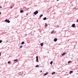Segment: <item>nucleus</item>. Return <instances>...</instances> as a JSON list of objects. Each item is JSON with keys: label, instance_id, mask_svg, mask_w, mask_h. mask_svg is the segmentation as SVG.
I'll use <instances>...</instances> for the list:
<instances>
[{"label": "nucleus", "instance_id": "1", "mask_svg": "<svg viewBox=\"0 0 78 78\" xmlns=\"http://www.w3.org/2000/svg\"><path fill=\"white\" fill-rule=\"evenodd\" d=\"M38 11L37 10L34 12V15H36L37 14H38Z\"/></svg>", "mask_w": 78, "mask_h": 78}, {"label": "nucleus", "instance_id": "2", "mask_svg": "<svg viewBox=\"0 0 78 78\" xmlns=\"http://www.w3.org/2000/svg\"><path fill=\"white\" fill-rule=\"evenodd\" d=\"M5 22H7V23H10V21L9 20H8L7 19H6L5 20Z\"/></svg>", "mask_w": 78, "mask_h": 78}, {"label": "nucleus", "instance_id": "3", "mask_svg": "<svg viewBox=\"0 0 78 78\" xmlns=\"http://www.w3.org/2000/svg\"><path fill=\"white\" fill-rule=\"evenodd\" d=\"M36 62H39V61H38V56H36Z\"/></svg>", "mask_w": 78, "mask_h": 78}, {"label": "nucleus", "instance_id": "4", "mask_svg": "<svg viewBox=\"0 0 78 78\" xmlns=\"http://www.w3.org/2000/svg\"><path fill=\"white\" fill-rule=\"evenodd\" d=\"M72 27H73V28H75V24H73L72 25Z\"/></svg>", "mask_w": 78, "mask_h": 78}, {"label": "nucleus", "instance_id": "5", "mask_svg": "<svg viewBox=\"0 0 78 78\" xmlns=\"http://www.w3.org/2000/svg\"><path fill=\"white\" fill-rule=\"evenodd\" d=\"M19 75H23V72L19 73Z\"/></svg>", "mask_w": 78, "mask_h": 78}, {"label": "nucleus", "instance_id": "6", "mask_svg": "<svg viewBox=\"0 0 78 78\" xmlns=\"http://www.w3.org/2000/svg\"><path fill=\"white\" fill-rule=\"evenodd\" d=\"M40 45H41V47H42L43 46V45H44V44L43 43H41L40 44Z\"/></svg>", "mask_w": 78, "mask_h": 78}, {"label": "nucleus", "instance_id": "7", "mask_svg": "<svg viewBox=\"0 0 78 78\" xmlns=\"http://www.w3.org/2000/svg\"><path fill=\"white\" fill-rule=\"evenodd\" d=\"M54 42H56V41H57V39L55 38L54 39Z\"/></svg>", "mask_w": 78, "mask_h": 78}, {"label": "nucleus", "instance_id": "8", "mask_svg": "<svg viewBox=\"0 0 78 78\" xmlns=\"http://www.w3.org/2000/svg\"><path fill=\"white\" fill-rule=\"evenodd\" d=\"M43 19L44 20H47V18L46 17H45L43 18Z\"/></svg>", "mask_w": 78, "mask_h": 78}, {"label": "nucleus", "instance_id": "9", "mask_svg": "<svg viewBox=\"0 0 78 78\" xmlns=\"http://www.w3.org/2000/svg\"><path fill=\"white\" fill-rule=\"evenodd\" d=\"M66 52L63 53V54L62 55V56H64V55H66Z\"/></svg>", "mask_w": 78, "mask_h": 78}, {"label": "nucleus", "instance_id": "10", "mask_svg": "<svg viewBox=\"0 0 78 78\" xmlns=\"http://www.w3.org/2000/svg\"><path fill=\"white\" fill-rule=\"evenodd\" d=\"M25 44V42H24V41H23L22 42L21 44V45H23V44Z\"/></svg>", "mask_w": 78, "mask_h": 78}, {"label": "nucleus", "instance_id": "11", "mask_svg": "<svg viewBox=\"0 0 78 78\" xmlns=\"http://www.w3.org/2000/svg\"><path fill=\"white\" fill-rule=\"evenodd\" d=\"M23 12V10H22L20 11V13H22Z\"/></svg>", "mask_w": 78, "mask_h": 78}, {"label": "nucleus", "instance_id": "12", "mask_svg": "<svg viewBox=\"0 0 78 78\" xmlns=\"http://www.w3.org/2000/svg\"><path fill=\"white\" fill-rule=\"evenodd\" d=\"M55 31V30H53L51 32V34H52Z\"/></svg>", "mask_w": 78, "mask_h": 78}, {"label": "nucleus", "instance_id": "13", "mask_svg": "<svg viewBox=\"0 0 78 78\" xmlns=\"http://www.w3.org/2000/svg\"><path fill=\"white\" fill-rule=\"evenodd\" d=\"M47 74H48V73L47 72L46 73H44V75H47Z\"/></svg>", "mask_w": 78, "mask_h": 78}, {"label": "nucleus", "instance_id": "14", "mask_svg": "<svg viewBox=\"0 0 78 78\" xmlns=\"http://www.w3.org/2000/svg\"><path fill=\"white\" fill-rule=\"evenodd\" d=\"M73 73V71H70L69 72L70 73Z\"/></svg>", "mask_w": 78, "mask_h": 78}, {"label": "nucleus", "instance_id": "15", "mask_svg": "<svg viewBox=\"0 0 78 78\" xmlns=\"http://www.w3.org/2000/svg\"><path fill=\"white\" fill-rule=\"evenodd\" d=\"M50 64L51 65L52 64H53V61H51L50 62Z\"/></svg>", "mask_w": 78, "mask_h": 78}, {"label": "nucleus", "instance_id": "16", "mask_svg": "<svg viewBox=\"0 0 78 78\" xmlns=\"http://www.w3.org/2000/svg\"><path fill=\"white\" fill-rule=\"evenodd\" d=\"M43 16V15H41L39 17L40 18H41V17H42Z\"/></svg>", "mask_w": 78, "mask_h": 78}, {"label": "nucleus", "instance_id": "17", "mask_svg": "<svg viewBox=\"0 0 78 78\" xmlns=\"http://www.w3.org/2000/svg\"><path fill=\"white\" fill-rule=\"evenodd\" d=\"M18 61V59H17L14 60V61Z\"/></svg>", "mask_w": 78, "mask_h": 78}, {"label": "nucleus", "instance_id": "18", "mask_svg": "<svg viewBox=\"0 0 78 78\" xmlns=\"http://www.w3.org/2000/svg\"><path fill=\"white\" fill-rule=\"evenodd\" d=\"M45 27H47V24L45 23Z\"/></svg>", "mask_w": 78, "mask_h": 78}, {"label": "nucleus", "instance_id": "19", "mask_svg": "<svg viewBox=\"0 0 78 78\" xmlns=\"http://www.w3.org/2000/svg\"><path fill=\"white\" fill-rule=\"evenodd\" d=\"M22 47H23V46H22V45H21V46H20V48H22Z\"/></svg>", "mask_w": 78, "mask_h": 78}, {"label": "nucleus", "instance_id": "20", "mask_svg": "<svg viewBox=\"0 0 78 78\" xmlns=\"http://www.w3.org/2000/svg\"><path fill=\"white\" fill-rule=\"evenodd\" d=\"M55 72H54L52 73V75H53V74H55Z\"/></svg>", "mask_w": 78, "mask_h": 78}, {"label": "nucleus", "instance_id": "21", "mask_svg": "<svg viewBox=\"0 0 78 78\" xmlns=\"http://www.w3.org/2000/svg\"><path fill=\"white\" fill-rule=\"evenodd\" d=\"M36 67H39V65H37L36 66Z\"/></svg>", "mask_w": 78, "mask_h": 78}, {"label": "nucleus", "instance_id": "22", "mask_svg": "<svg viewBox=\"0 0 78 78\" xmlns=\"http://www.w3.org/2000/svg\"><path fill=\"white\" fill-rule=\"evenodd\" d=\"M10 62H11L9 61L8 62V64H9V63H10Z\"/></svg>", "mask_w": 78, "mask_h": 78}, {"label": "nucleus", "instance_id": "23", "mask_svg": "<svg viewBox=\"0 0 78 78\" xmlns=\"http://www.w3.org/2000/svg\"><path fill=\"white\" fill-rule=\"evenodd\" d=\"M70 62H71V61H69L68 62V63H70Z\"/></svg>", "mask_w": 78, "mask_h": 78}, {"label": "nucleus", "instance_id": "24", "mask_svg": "<svg viewBox=\"0 0 78 78\" xmlns=\"http://www.w3.org/2000/svg\"><path fill=\"white\" fill-rule=\"evenodd\" d=\"M2 42V40H0V43H1V42Z\"/></svg>", "mask_w": 78, "mask_h": 78}, {"label": "nucleus", "instance_id": "25", "mask_svg": "<svg viewBox=\"0 0 78 78\" xmlns=\"http://www.w3.org/2000/svg\"><path fill=\"white\" fill-rule=\"evenodd\" d=\"M7 42H8V40L6 41V43H7Z\"/></svg>", "mask_w": 78, "mask_h": 78}, {"label": "nucleus", "instance_id": "26", "mask_svg": "<svg viewBox=\"0 0 78 78\" xmlns=\"http://www.w3.org/2000/svg\"><path fill=\"white\" fill-rule=\"evenodd\" d=\"M57 27H59V25H57Z\"/></svg>", "mask_w": 78, "mask_h": 78}, {"label": "nucleus", "instance_id": "27", "mask_svg": "<svg viewBox=\"0 0 78 78\" xmlns=\"http://www.w3.org/2000/svg\"><path fill=\"white\" fill-rule=\"evenodd\" d=\"M77 22H78V20H76Z\"/></svg>", "mask_w": 78, "mask_h": 78}, {"label": "nucleus", "instance_id": "28", "mask_svg": "<svg viewBox=\"0 0 78 78\" xmlns=\"http://www.w3.org/2000/svg\"><path fill=\"white\" fill-rule=\"evenodd\" d=\"M42 70H41V71H40V72H42Z\"/></svg>", "mask_w": 78, "mask_h": 78}, {"label": "nucleus", "instance_id": "29", "mask_svg": "<svg viewBox=\"0 0 78 78\" xmlns=\"http://www.w3.org/2000/svg\"><path fill=\"white\" fill-rule=\"evenodd\" d=\"M10 8H12V7H10Z\"/></svg>", "mask_w": 78, "mask_h": 78}, {"label": "nucleus", "instance_id": "30", "mask_svg": "<svg viewBox=\"0 0 78 78\" xmlns=\"http://www.w3.org/2000/svg\"><path fill=\"white\" fill-rule=\"evenodd\" d=\"M75 8H75L73 9H75Z\"/></svg>", "mask_w": 78, "mask_h": 78}, {"label": "nucleus", "instance_id": "31", "mask_svg": "<svg viewBox=\"0 0 78 78\" xmlns=\"http://www.w3.org/2000/svg\"><path fill=\"white\" fill-rule=\"evenodd\" d=\"M0 56H1V52H0Z\"/></svg>", "mask_w": 78, "mask_h": 78}, {"label": "nucleus", "instance_id": "32", "mask_svg": "<svg viewBox=\"0 0 78 78\" xmlns=\"http://www.w3.org/2000/svg\"><path fill=\"white\" fill-rule=\"evenodd\" d=\"M0 9L2 8V6L0 7Z\"/></svg>", "mask_w": 78, "mask_h": 78}, {"label": "nucleus", "instance_id": "33", "mask_svg": "<svg viewBox=\"0 0 78 78\" xmlns=\"http://www.w3.org/2000/svg\"><path fill=\"white\" fill-rule=\"evenodd\" d=\"M1 14V12H0V15Z\"/></svg>", "mask_w": 78, "mask_h": 78}, {"label": "nucleus", "instance_id": "34", "mask_svg": "<svg viewBox=\"0 0 78 78\" xmlns=\"http://www.w3.org/2000/svg\"><path fill=\"white\" fill-rule=\"evenodd\" d=\"M26 15L27 16V15H28V13H27Z\"/></svg>", "mask_w": 78, "mask_h": 78}, {"label": "nucleus", "instance_id": "35", "mask_svg": "<svg viewBox=\"0 0 78 78\" xmlns=\"http://www.w3.org/2000/svg\"><path fill=\"white\" fill-rule=\"evenodd\" d=\"M59 0H57V1H59Z\"/></svg>", "mask_w": 78, "mask_h": 78}]
</instances>
